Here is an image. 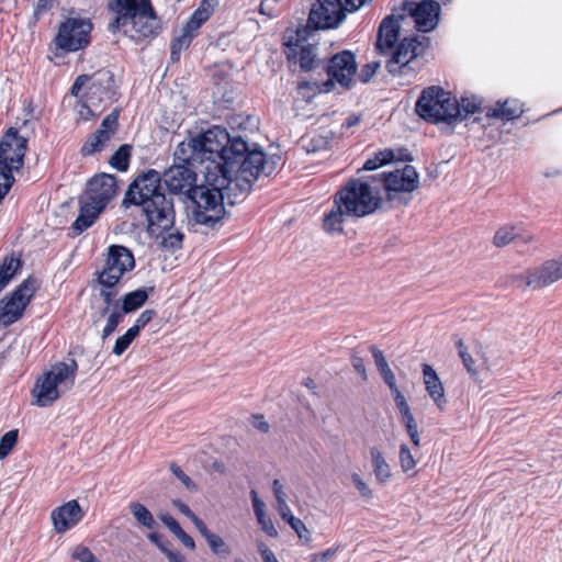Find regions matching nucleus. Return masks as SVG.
Wrapping results in <instances>:
<instances>
[{
  "mask_svg": "<svg viewBox=\"0 0 562 562\" xmlns=\"http://www.w3.org/2000/svg\"><path fill=\"white\" fill-rule=\"evenodd\" d=\"M258 154L261 159L258 164H248L250 169H258V175L270 176L277 161L267 159L265 153L258 148H250L241 137H231L221 126H213L205 132L190 134L178 144L173 157L178 162L196 164L209 162L205 171L211 169L218 173H239L241 165Z\"/></svg>",
  "mask_w": 562,
  "mask_h": 562,
  "instance_id": "1",
  "label": "nucleus"
},
{
  "mask_svg": "<svg viewBox=\"0 0 562 562\" xmlns=\"http://www.w3.org/2000/svg\"><path fill=\"white\" fill-rule=\"evenodd\" d=\"M259 159L258 154L251 156L246 165H241L239 173H218L211 169L205 171V182L196 186L190 194L194 203L193 220L210 227L220 222L225 215L224 201L234 204L262 176L258 175V169L248 167V164H258Z\"/></svg>",
  "mask_w": 562,
  "mask_h": 562,
  "instance_id": "2",
  "label": "nucleus"
},
{
  "mask_svg": "<svg viewBox=\"0 0 562 562\" xmlns=\"http://www.w3.org/2000/svg\"><path fill=\"white\" fill-rule=\"evenodd\" d=\"M124 204L142 206L150 235H159L173 226L175 211L171 199L162 192L160 173L154 169L139 175L128 187Z\"/></svg>",
  "mask_w": 562,
  "mask_h": 562,
  "instance_id": "3",
  "label": "nucleus"
},
{
  "mask_svg": "<svg viewBox=\"0 0 562 562\" xmlns=\"http://www.w3.org/2000/svg\"><path fill=\"white\" fill-rule=\"evenodd\" d=\"M71 94L80 99L77 112L82 121L97 117L115 100L113 75L109 70L81 75L74 82Z\"/></svg>",
  "mask_w": 562,
  "mask_h": 562,
  "instance_id": "4",
  "label": "nucleus"
},
{
  "mask_svg": "<svg viewBox=\"0 0 562 562\" xmlns=\"http://www.w3.org/2000/svg\"><path fill=\"white\" fill-rule=\"evenodd\" d=\"M334 196L350 217L357 218L373 214L384 202L376 177L349 179Z\"/></svg>",
  "mask_w": 562,
  "mask_h": 562,
  "instance_id": "5",
  "label": "nucleus"
},
{
  "mask_svg": "<svg viewBox=\"0 0 562 562\" xmlns=\"http://www.w3.org/2000/svg\"><path fill=\"white\" fill-rule=\"evenodd\" d=\"M115 194L116 179L114 176L101 173L92 178L88 182L81 200L79 215L71 227L75 233L78 235L89 228Z\"/></svg>",
  "mask_w": 562,
  "mask_h": 562,
  "instance_id": "6",
  "label": "nucleus"
},
{
  "mask_svg": "<svg viewBox=\"0 0 562 562\" xmlns=\"http://www.w3.org/2000/svg\"><path fill=\"white\" fill-rule=\"evenodd\" d=\"M416 113L430 123L453 124L461 116L458 100L442 88H426L418 98Z\"/></svg>",
  "mask_w": 562,
  "mask_h": 562,
  "instance_id": "7",
  "label": "nucleus"
},
{
  "mask_svg": "<svg viewBox=\"0 0 562 562\" xmlns=\"http://www.w3.org/2000/svg\"><path fill=\"white\" fill-rule=\"evenodd\" d=\"M308 27L288 30L283 35L284 54L289 63L299 65L303 71H312L321 64L318 44L311 42Z\"/></svg>",
  "mask_w": 562,
  "mask_h": 562,
  "instance_id": "8",
  "label": "nucleus"
},
{
  "mask_svg": "<svg viewBox=\"0 0 562 562\" xmlns=\"http://www.w3.org/2000/svg\"><path fill=\"white\" fill-rule=\"evenodd\" d=\"M26 139L10 128L0 143V199H3L14 182L13 170L23 165Z\"/></svg>",
  "mask_w": 562,
  "mask_h": 562,
  "instance_id": "9",
  "label": "nucleus"
},
{
  "mask_svg": "<svg viewBox=\"0 0 562 562\" xmlns=\"http://www.w3.org/2000/svg\"><path fill=\"white\" fill-rule=\"evenodd\" d=\"M112 33L122 32L135 42H142L157 36L161 30L160 19L153 5L149 10H142L125 18L115 16L109 24Z\"/></svg>",
  "mask_w": 562,
  "mask_h": 562,
  "instance_id": "10",
  "label": "nucleus"
},
{
  "mask_svg": "<svg viewBox=\"0 0 562 562\" xmlns=\"http://www.w3.org/2000/svg\"><path fill=\"white\" fill-rule=\"evenodd\" d=\"M378 180L380 189L383 188L385 192L386 201L392 204H407L411 200L409 194L419 186V176L411 165L383 173Z\"/></svg>",
  "mask_w": 562,
  "mask_h": 562,
  "instance_id": "11",
  "label": "nucleus"
},
{
  "mask_svg": "<svg viewBox=\"0 0 562 562\" xmlns=\"http://www.w3.org/2000/svg\"><path fill=\"white\" fill-rule=\"evenodd\" d=\"M562 279V254L544 260L521 273L510 277L512 284L517 289L540 290Z\"/></svg>",
  "mask_w": 562,
  "mask_h": 562,
  "instance_id": "12",
  "label": "nucleus"
},
{
  "mask_svg": "<svg viewBox=\"0 0 562 562\" xmlns=\"http://www.w3.org/2000/svg\"><path fill=\"white\" fill-rule=\"evenodd\" d=\"M135 267V258L128 248L111 245L108 248L103 269L98 274L100 285L115 286L123 276Z\"/></svg>",
  "mask_w": 562,
  "mask_h": 562,
  "instance_id": "13",
  "label": "nucleus"
},
{
  "mask_svg": "<svg viewBox=\"0 0 562 562\" xmlns=\"http://www.w3.org/2000/svg\"><path fill=\"white\" fill-rule=\"evenodd\" d=\"M37 289V281L29 278L10 295L0 301V324L9 326L20 319Z\"/></svg>",
  "mask_w": 562,
  "mask_h": 562,
  "instance_id": "14",
  "label": "nucleus"
},
{
  "mask_svg": "<svg viewBox=\"0 0 562 562\" xmlns=\"http://www.w3.org/2000/svg\"><path fill=\"white\" fill-rule=\"evenodd\" d=\"M428 42L426 36L404 37L386 61L387 71L393 76L407 75L412 70L409 64L424 53Z\"/></svg>",
  "mask_w": 562,
  "mask_h": 562,
  "instance_id": "15",
  "label": "nucleus"
},
{
  "mask_svg": "<svg viewBox=\"0 0 562 562\" xmlns=\"http://www.w3.org/2000/svg\"><path fill=\"white\" fill-rule=\"evenodd\" d=\"M345 10L341 0H315L310 10L306 24L313 33L317 30L336 29L345 20Z\"/></svg>",
  "mask_w": 562,
  "mask_h": 562,
  "instance_id": "16",
  "label": "nucleus"
},
{
  "mask_svg": "<svg viewBox=\"0 0 562 562\" xmlns=\"http://www.w3.org/2000/svg\"><path fill=\"white\" fill-rule=\"evenodd\" d=\"M328 80L323 83L324 91H331L335 82L344 88H350L358 70L356 56L350 50H341L331 56L326 65Z\"/></svg>",
  "mask_w": 562,
  "mask_h": 562,
  "instance_id": "17",
  "label": "nucleus"
},
{
  "mask_svg": "<svg viewBox=\"0 0 562 562\" xmlns=\"http://www.w3.org/2000/svg\"><path fill=\"white\" fill-rule=\"evenodd\" d=\"M92 24L88 19L70 18L60 24L55 37L56 49L77 52L89 44Z\"/></svg>",
  "mask_w": 562,
  "mask_h": 562,
  "instance_id": "18",
  "label": "nucleus"
},
{
  "mask_svg": "<svg viewBox=\"0 0 562 562\" xmlns=\"http://www.w3.org/2000/svg\"><path fill=\"white\" fill-rule=\"evenodd\" d=\"M119 130V111L113 110L104 117L100 127L92 133L81 147L83 156H91L103 150Z\"/></svg>",
  "mask_w": 562,
  "mask_h": 562,
  "instance_id": "19",
  "label": "nucleus"
},
{
  "mask_svg": "<svg viewBox=\"0 0 562 562\" xmlns=\"http://www.w3.org/2000/svg\"><path fill=\"white\" fill-rule=\"evenodd\" d=\"M409 14L419 32L432 31L439 22L440 4L435 0H422L411 3Z\"/></svg>",
  "mask_w": 562,
  "mask_h": 562,
  "instance_id": "20",
  "label": "nucleus"
},
{
  "mask_svg": "<svg viewBox=\"0 0 562 562\" xmlns=\"http://www.w3.org/2000/svg\"><path fill=\"white\" fill-rule=\"evenodd\" d=\"M190 164L180 162L171 166L164 173V182L172 193H191L195 183V173L188 166Z\"/></svg>",
  "mask_w": 562,
  "mask_h": 562,
  "instance_id": "21",
  "label": "nucleus"
},
{
  "mask_svg": "<svg viewBox=\"0 0 562 562\" xmlns=\"http://www.w3.org/2000/svg\"><path fill=\"white\" fill-rule=\"evenodd\" d=\"M50 518L54 530L57 533H64L75 527L83 518V510L76 499H71L56 507L52 512Z\"/></svg>",
  "mask_w": 562,
  "mask_h": 562,
  "instance_id": "22",
  "label": "nucleus"
},
{
  "mask_svg": "<svg viewBox=\"0 0 562 562\" xmlns=\"http://www.w3.org/2000/svg\"><path fill=\"white\" fill-rule=\"evenodd\" d=\"M536 240V236L527 232L521 224H505L495 232L493 245L502 248L514 241L520 245H529Z\"/></svg>",
  "mask_w": 562,
  "mask_h": 562,
  "instance_id": "23",
  "label": "nucleus"
},
{
  "mask_svg": "<svg viewBox=\"0 0 562 562\" xmlns=\"http://www.w3.org/2000/svg\"><path fill=\"white\" fill-rule=\"evenodd\" d=\"M77 371L76 360L70 359L68 362L55 363L45 373L52 380L54 386L64 394L74 386Z\"/></svg>",
  "mask_w": 562,
  "mask_h": 562,
  "instance_id": "24",
  "label": "nucleus"
},
{
  "mask_svg": "<svg viewBox=\"0 0 562 562\" xmlns=\"http://www.w3.org/2000/svg\"><path fill=\"white\" fill-rule=\"evenodd\" d=\"M423 380L429 397L439 411H445L447 405L445 387L437 372L430 364H423Z\"/></svg>",
  "mask_w": 562,
  "mask_h": 562,
  "instance_id": "25",
  "label": "nucleus"
},
{
  "mask_svg": "<svg viewBox=\"0 0 562 562\" xmlns=\"http://www.w3.org/2000/svg\"><path fill=\"white\" fill-rule=\"evenodd\" d=\"M400 23L393 16H386L380 24L378 40L375 43L376 49L381 54H389L398 41Z\"/></svg>",
  "mask_w": 562,
  "mask_h": 562,
  "instance_id": "26",
  "label": "nucleus"
},
{
  "mask_svg": "<svg viewBox=\"0 0 562 562\" xmlns=\"http://www.w3.org/2000/svg\"><path fill=\"white\" fill-rule=\"evenodd\" d=\"M34 404L40 407H46L56 402L61 393L54 386L52 380L44 372L38 379L32 390Z\"/></svg>",
  "mask_w": 562,
  "mask_h": 562,
  "instance_id": "27",
  "label": "nucleus"
},
{
  "mask_svg": "<svg viewBox=\"0 0 562 562\" xmlns=\"http://www.w3.org/2000/svg\"><path fill=\"white\" fill-rule=\"evenodd\" d=\"M372 473L378 484L385 485L394 477L393 469L387 462L383 451L378 446L369 449Z\"/></svg>",
  "mask_w": 562,
  "mask_h": 562,
  "instance_id": "28",
  "label": "nucleus"
},
{
  "mask_svg": "<svg viewBox=\"0 0 562 562\" xmlns=\"http://www.w3.org/2000/svg\"><path fill=\"white\" fill-rule=\"evenodd\" d=\"M337 202L336 196H333V206L323 218V228L330 235L341 234L346 217H350V214L344 211L345 206Z\"/></svg>",
  "mask_w": 562,
  "mask_h": 562,
  "instance_id": "29",
  "label": "nucleus"
},
{
  "mask_svg": "<svg viewBox=\"0 0 562 562\" xmlns=\"http://www.w3.org/2000/svg\"><path fill=\"white\" fill-rule=\"evenodd\" d=\"M524 113L522 104L515 99H507L504 102H497L488 110L487 115L501 120H515Z\"/></svg>",
  "mask_w": 562,
  "mask_h": 562,
  "instance_id": "30",
  "label": "nucleus"
},
{
  "mask_svg": "<svg viewBox=\"0 0 562 562\" xmlns=\"http://www.w3.org/2000/svg\"><path fill=\"white\" fill-rule=\"evenodd\" d=\"M210 16L211 5L207 0H203L181 30L194 38L198 35L199 29L209 20Z\"/></svg>",
  "mask_w": 562,
  "mask_h": 562,
  "instance_id": "31",
  "label": "nucleus"
},
{
  "mask_svg": "<svg viewBox=\"0 0 562 562\" xmlns=\"http://www.w3.org/2000/svg\"><path fill=\"white\" fill-rule=\"evenodd\" d=\"M153 290H154L153 288H148V289L143 288V289H137L135 291L126 293L121 300V302H122L121 311L124 314H130V313L135 312L136 310L140 308L148 300L149 294L153 292Z\"/></svg>",
  "mask_w": 562,
  "mask_h": 562,
  "instance_id": "32",
  "label": "nucleus"
},
{
  "mask_svg": "<svg viewBox=\"0 0 562 562\" xmlns=\"http://www.w3.org/2000/svg\"><path fill=\"white\" fill-rule=\"evenodd\" d=\"M150 0H113L111 9L115 16H127L142 10H149Z\"/></svg>",
  "mask_w": 562,
  "mask_h": 562,
  "instance_id": "33",
  "label": "nucleus"
},
{
  "mask_svg": "<svg viewBox=\"0 0 562 562\" xmlns=\"http://www.w3.org/2000/svg\"><path fill=\"white\" fill-rule=\"evenodd\" d=\"M130 510L136 521L143 527L149 530H156L158 527L157 521L155 520L153 514L140 503L132 502L130 504Z\"/></svg>",
  "mask_w": 562,
  "mask_h": 562,
  "instance_id": "34",
  "label": "nucleus"
},
{
  "mask_svg": "<svg viewBox=\"0 0 562 562\" xmlns=\"http://www.w3.org/2000/svg\"><path fill=\"white\" fill-rule=\"evenodd\" d=\"M397 159L393 149L384 148L374 154L373 157L368 158L363 164L362 169L367 171L375 170Z\"/></svg>",
  "mask_w": 562,
  "mask_h": 562,
  "instance_id": "35",
  "label": "nucleus"
},
{
  "mask_svg": "<svg viewBox=\"0 0 562 562\" xmlns=\"http://www.w3.org/2000/svg\"><path fill=\"white\" fill-rule=\"evenodd\" d=\"M21 267V260L14 256L5 257L0 266V292L7 286Z\"/></svg>",
  "mask_w": 562,
  "mask_h": 562,
  "instance_id": "36",
  "label": "nucleus"
},
{
  "mask_svg": "<svg viewBox=\"0 0 562 562\" xmlns=\"http://www.w3.org/2000/svg\"><path fill=\"white\" fill-rule=\"evenodd\" d=\"M132 146L128 144H123L110 157L109 164L112 168L116 169L117 171H126L130 166Z\"/></svg>",
  "mask_w": 562,
  "mask_h": 562,
  "instance_id": "37",
  "label": "nucleus"
},
{
  "mask_svg": "<svg viewBox=\"0 0 562 562\" xmlns=\"http://www.w3.org/2000/svg\"><path fill=\"white\" fill-rule=\"evenodd\" d=\"M172 226L161 232L159 235H154L155 237H161V246L165 249L175 250L181 247L183 240V234L179 231H171Z\"/></svg>",
  "mask_w": 562,
  "mask_h": 562,
  "instance_id": "38",
  "label": "nucleus"
},
{
  "mask_svg": "<svg viewBox=\"0 0 562 562\" xmlns=\"http://www.w3.org/2000/svg\"><path fill=\"white\" fill-rule=\"evenodd\" d=\"M193 37L182 30L179 35L175 36L170 45V56L173 61L179 59L180 53L190 46Z\"/></svg>",
  "mask_w": 562,
  "mask_h": 562,
  "instance_id": "39",
  "label": "nucleus"
},
{
  "mask_svg": "<svg viewBox=\"0 0 562 562\" xmlns=\"http://www.w3.org/2000/svg\"><path fill=\"white\" fill-rule=\"evenodd\" d=\"M205 540L214 554L224 557L231 554L232 550L229 546L224 541V539L221 536L211 532L210 535H206Z\"/></svg>",
  "mask_w": 562,
  "mask_h": 562,
  "instance_id": "40",
  "label": "nucleus"
},
{
  "mask_svg": "<svg viewBox=\"0 0 562 562\" xmlns=\"http://www.w3.org/2000/svg\"><path fill=\"white\" fill-rule=\"evenodd\" d=\"M398 462H400V467H401L402 471L406 474L412 472L417 465V462H416L411 449L405 443L400 446Z\"/></svg>",
  "mask_w": 562,
  "mask_h": 562,
  "instance_id": "41",
  "label": "nucleus"
},
{
  "mask_svg": "<svg viewBox=\"0 0 562 562\" xmlns=\"http://www.w3.org/2000/svg\"><path fill=\"white\" fill-rule=\"evenodd\" d=\"M137 336L138 334L135 330L128 328L124 335L115 340L112 352L115 356H122Z\"/></svg>",
  "mask_w": 562,
  "mask_h": 562,
  "instance_id": "42",
  "label": "nucleus"
},
{
  "mask_svg": "<svg viewBox=\"0 0 562 562\" xmlns=\"http://www.w3.org/2000/svg\"><path fill=\"white\" fill-rule=\"evenodd\" d=\"M124 317V313L120 310H114L110 313L106 324L102 330L101 338L105 340L110 337L117 328L119 324L122 322Z\"/></svg>",
  "mask_w": 562,
  "mask_h": 562,
  "instance_id": "43",
  "label": "nucleus"
},
{
  "mask_svg": "<svg viewBox=\"0 0 562 562\" xmlns=\"http://www.w3.org/2000/svg\"><path fill=\"white\" fill-rule=\"evenodd\" d=\"M18 442V430L5 432L0 439V460L4 459Z\"/></svg>",
  "mask_w": 562,
  "mask_h": 562,
  "instance_id": "44",
  "label": "nucleus"
},
{
  "mask_svg": "<svg viewBox=\"0 0 562 562\" xmlns=\"http://www.w3.org/2000/svg\"><path fill=\"white\" fill-rule=\"evenodd\" d=\"M255 515L259 526L269 537H278V530L276 529L271 518L266 514V508L255 510Z\"/></svg>",
  "mask_w": 562,
  "mask_h": 562,
  "instance_id": "45",
  "label": "nucleus"
},
{
  "mask_svg": "<svg viewBox=\"0 0 562 562\" xmlns=\"http://www.w3.org/2000/svg\"><path fill=\"white\" fill-rule=\"evenodd\" d=\"M170 471L179 481H181V483L187 487V490L191 492L198 491L196 484L182 471V469L178 464L171 463Z\"/></svg>",
  "mask_w": 562,
  "mask_h": 562,
  "instance_id": "46",
  "label": "nucleus"
},
{
  "mask_svg": "<svg viewBox=\"0 0 562 562\" xmlns=\"http://www.w3.org/2000/svg\"><path fill=\"white\" fill-rule=\"evenodd\" d=\"M351 482L363 498H371L373 491L370 485L358 473L351 474Z\"/></svg>",
  "mask_w": 562,
  "mask_h": 562,
  "instance_id": "47",
  "label": "nucleus"
},
{
  "mask_svg": "<svg viewBox=\"0 0 562 562\" xmlns=\"http://www.w3.org/2000/svg\"><path fill=\"white\" fill-rule=\"evenodd\" d=\"M457 348L459 350V356L462 359V362H463L464 367L467 368L468 372L471 375H475L477 373V371L474 367V360L471 357V355L467 352V348L462 340H459L457 342Z\"/></svg>",
  "mask_w": 562,
  "mask_h": 562,
  "instance_id": "48",
  "label": "nucleus"
},
{
  "mask_svg": "<svg viewBox=\"0 0 562 562\" xmlns=\"http://www.w3.org/2000/svg\"><path fill=\"white\" fill-rule=\"evenodd\" d=\"M402 423L404 424V426L406 428V431H407L408 437L411 438V441L413 442V445L416 448H418L420 446V438H419L418 427H417L414 416L402 420Z\"/></svg>",
  "mask_w": 562,
  "mask_h": 562,
  "instance_id": "49",
  "label": "nucleus"
},
{
  "mask_svg": "<svg viewBox=\"0 0 562 562\" xmlns=\"http://www.w3.org/2000/svg\"><path fill=\"white\" fill-rule=\"evenodd\" d=\"M461 116L458 119L463 120L470 114H474L479 110V103L475 99L462 98L459 102Z\"/></svg>",
  "mask_w": 562,
  "mask_h": 562,
  "instance_id": "50",
  "label": "nucleus"
},
{
  "mask_svg": "<svg viewBox=\"0 0 562 562\" xmlns=\"http://www.w3.org/2000/svg\"><path fill=\"white\" fill-rule=\"evenodd\" d=\"M72 558L80 562H100L92 551L85 546H77L74 549Z\"/></svg>",
  "mask_w": 562,
  "mask_h": 562,
  "instance_id": "51",
  "label": "nucleus"
},
{
  "mask_svg": "<svg viewBox=\"0 0 562 562\" xmlns=\"http://www.w3.org/2000/svg\"><path fill=\"white\" fill-rule=\"evenodd\" d=\"M289 525L301 540H304L305 542L311 541V532L300 518L295 517L294 519H291Z\"/></svg>",
  "mask_w": 562,
  "mask_h": 562,
  "instance_id": "52",
  "label": "nucleus"
},
{
  "mask_svg": "<svg viewBox=\"0 0 562 562\" xmlns=\"http://www.w3.org/2000/svg\"><path fill=\"white\" fill-rule=\"evenodd\" d=\"M380 68L379 61H370L362 66L359 72V79L361 82L366 83L371 80V78L375 75L376 70Z\"/></svg>",
  "mask_w": 562,
  "mask_h": 562,
  "instance_id": "53",
  "label": "nucleus"
},
{
  "mask_svg": "<svg viewBox=\"0 0 562 562\" xmlns=\"http://www.w3.org/2000/svg\"><path fill=\"white\" fill-rule=\"evenodd\" d=\"M156 312L154 310H145L139 314L135 321V324L131 328L139 334L140 329L144 328L154 318Z\"/></svg>",
  "mask_w": 562,
  "mask_h": 562,
  "instance_id": "54",
  "label": "nucleus"
},
{
  "mask_svg": "<svg viewBox=\"0 0 562 562\" xmlns=\"http://www.w3.org/2000/svg\"><path fill=\"white\" fill-rule=\"evenodd\" d=\"M102 289L100 291V295L101 297L104 300L105 304H106V307L103 308L102 311V315H105L109 311V306L113 303L114 301V297L116 295V291L114 290L115 286H106V285H101Z\"/></svg>",
  "mask_w": 562,
  "mask_h": 562,
  "instance_id": "55",
  "label": "nucleus"
},
{
  "mask_svg": "<svg viewBox=\"0 0 562 562\" xmlns=\"http://www.w3.org/2000/svg\"><path fill=\"white\" fill-rule=\"evenodd\" d=\"M272 492L277 501V506L283 505L286 502V494L284 492L283 484L280 482V480L276 479L272 482Z\"/></svg>",
  "mask_w": 562,
  "mask_h": 562,
  "instance_id": "56",
  "label": "nucleus"
},
{
  "mask_svg": "<svg viewBox=\"0 0 562 562\" xmlns=\"http://www.w3.org/2000/svg\"><path fill=\"white\" fill-rule=\"evenodd\" d=\"M159 518L175 536L182 529L178 521L169 514H161Z\"/></svg>",
  "mask_w": 562,
  "mask_h": 562,
  "instance_id": "57",
  "label": "nucleus"
},
{
  "mask_svg": "<svg viewBox=\"0 0 562 562\" xmlns=\"http://www.w3.org/2000/svg\"><path fill=\"white\" fill-rule=\"evenodd\" d=\"M251 425L254 428H256L257 430H259L263 434L268 432L270 429L268 422H266V419L262 415H254L251 417Z\"/></svg>",
  "mask_w": 562,
  "mask_h": 562,
  "instance_id": "58",
  "label": "nucleus"
},
{
  "mask_svg": "<svg viewBox=\"0 0 562 562\" xmlns=\"http://www.w3.org/2000/svg\"><path fill=\"white\" fill-rule=\"evenodd\" d=\"M371 1L372 0H345V2H342L345 14L347 12H355Z\"/></svg>",
  "mask_w": 562,
  "mask_h": 562,
  "instance_id": "59",
  "label": "nucleus"
},
{
  "mask_svg": "<svg viewBox=\"0 0 562 562\" xmlns=\"http://www.w3.org/2000/svg\"><path fill=\"white\" fill-rule=\"evenodd\" d=\"M351 363L353 369L361 375L362 380L367 381L368 375L363 359L358 356H353L351 359Z\"/></svg>",
  "mask_w": 562,
  "mask_h": 562,
  "instance_id": "60",
  "label": "nucleus"
},
{
  "mask_svg": "<svg viewBox=\"0 0 562 562\" xmlns=\"http://www.w3.org/2000/svg\"><path fill=\"white\" fill-rule=\"evenodd\" d=\"M336 552H337V549L329 548L322 553H314L311 555L310 562H327L328 559H330L333 555H335Z\"/></svg>",
  "mask_w": 562,
  "mask_h": 562,
  "instance_id": "61",
  "label": "nucleus"
},
{
  "mask_svg": "<svg viewBox=\"0 0 562 562\" xmlns=\"http://www.w3.org/2000/svg\"><path fill=\"white\" fill-rule=\"evenodd\" d=\"M258 551L265 562H279L274 553L265 543H258Z\"/></svg>",
  "mask_w": 562,
  "mask_h": 562,
  "instance_id": "62",
  "label": "nucleus"
},
{
  "mask_svg": "<svg viewBox=\"0 0 562 562\" xmlns=\"http://www.w3.org/2000/svg\"><path fill=\"white\" fill-rule=\"evenodd\" d=\"M277 512L281 516L283 520H285L288 524L291 522V519H294L295 516L292 514V510L288 503H284L283 505L276 506Z\"/></svg>",
  "mask_w": 562,
  "mask_h": 562,
  "instance_id": "63",
  "label": "nucleus"
},
{
  "mask_svg": "<svg viewBox=\"0 0 562 562\" xmlns=\"http://www.w3.org/2000/svg\"><path fill=\"white\" fill-rule=\"evenodd\" d=\"M176 537L181 541V543L190 549V550H194L195 548V542L194 540L192 539L191 536H189L183 529H181L177 535Z\"/></svg>",
  "mask_w": 562,
  "mask_h": 562,
  "instance_id": "64",
  "label": "nucleus"
}]
</instances>
